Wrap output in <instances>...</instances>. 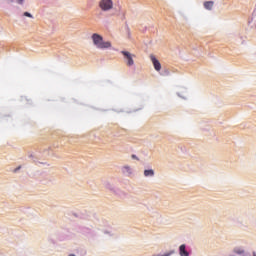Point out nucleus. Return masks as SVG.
I'll return each mask as SVG.
<instances>
[{
  "label": "nucleus",
  "mask_w": 256,
  "mask_h": 256,
  "mask_svg": "<svg viewBox=\"0 0 256 256\" xmlns=\"http://www.w3.org/2000/svg\"><path fill=\"white\" fill-rule=\"evenodd\" d=\"M93 45L96 46V49H111L112 44L110 41H104L103 36L98 33H94L91 36Z\"/></svg>",
  "instance_id": "obj_1"
},
{
  "label": "nucleus",
  "mask_w": 256,
  "mask_h": 256,
  "mask_svg": "<svg viewBox=\"0 0 256 256\" xmlns=\"http://www.w3.org/2000/svg\"><path fill=\"white\" fill-rule=\"evenodd\" d=\"M113 6V0H100L98 2L99 9L102 10L104 13H109V11H112Z\"/></svg>",
  "instance_id": "obj_2"
},
{
  "label": "nucleus",
  "mask_w": 256,
  "mask_h": 256,
  "mask_svg": "<svg viewBox=\"0 0 256 256\" xmlns=\"http://www.w3.org/2000/svg\"><path fill=\"white\" fill-rule=\"evenodd\" d=\"M121 53H122V55H124V58L126 59L127 66L133 67V65H135V61L133 60V57H135V55H133L127 51H122Z\"/></svg>",
  "instance_id": "obj_3"
},
{
  "label": "nucleus",
  "mask_w": 256,
  "mask_h": 256,
  "mask_svg": "<svg viewBox=\"0 0 256 256\" xmlns=\"http://www.w3.org/2000/svg\"><path fill=\"white\" fill-rule=\"evenodd\" d=\"M150 60L152 62V65L155 69V71H161V62L158 61L157 57L155 55H150Z\"/></svg>",
  "instance_id": "obj_4"
},
{
  "label": "nucleus",
  "mask_w": 256,
  "mask_h": 256,
  "mask_svg": "<svg viewBox=\"0 0 256 256\" xmlns=\"http://www.w3.org/2000/svg\"><path fill=\"white\" fill-rule=\"evenodd\" d=\"M187 246L185 244L180 245L179 247V255L180 256H189V252L186 249Z\"/></svg>",
  "instance_id": "obj_5"
},
{
  "label": "nucleus",
  "mask_w": 256,
  "mask_h": 256,
  "mask_svg": "<svg viewBox=\"0 0 256 256\" xmlns=\"http://www.w3.org/2000/svg\"><path fill=\"white\" fill-rule=\"evenodd\" d=\"M122 173L125 175H131L133 173V169L129 165H125L122 167Z\"/></svg>",
  "instance_id": "obj_6"
},
{
  "label": "nucleus",
  "mask_w": 256,
  "mask_h": 256,
  "mask_svg": "<svg viewBox=\"0 0 256 256\" xmlns=\"http://www.w3.org/2000/svg\"><path fill=\"white\" fill-rule=\"evenodd\" d=\"M144 177H155V170L153 169L144 170Z\"/></svg>",
  "instance_id": "obj_7"
},
{
  "label": "nucleus",
  "mask_w": 256,
  "mask_h": 256,
  "mask_svg": "<svg viewBox=\"0 0 256 256\" xmlns=\"http://www.w3.org/2000/svg\"><path fill=\"white\" fill-rule=\"evenodd\" d=\"M213 5H215V2L213 1L204 2V8L207 9L208 11H211V9H213Z\"/></svg>",
  "instance_id": "obj_8"
},
{
  "label": "nucleus",
  "mask_w": 256,
  "mask_h": 256,
  "mask_svg": "<svg viewBox=\"0 0 256 256\" xmlns=\"http://www.w3.org/2000/svg\"><path fill=\"white\" fill-rule=\"evenodd\" d=\"M234 253H237V255H243V253H245V250L241 248H236L234 249Z\"/></svg>",
  "instance_id": "obj_9"
},
{
  "label": "nucleus",
  "mask_w": 256,
  "mask_h": 256,
  "mask_svg": "<svg viewBox=\"0 0 256 256\" xmlns=\"http://www.w3.org/2000/svg\"><path fill=\"white\" fill-rule=\"evenodd\" d=\"M24 17H29L30 19H33V15L29 12H24Z\"/></svg>",
  "instance_id": "obj_10"
},
{
  "label": "nucleus",
  "mask_w": 256,
  "mask_h": 256,
  "mask_svg": "<svg viewBox=\"0 0 256 256\" xmlns=\"http://www.w3.org/2000/svg\"><path fill=\"white\" fill-rule=\"evenodd\" d=\"M131 157L132 159H136L137 161H139V158L137 157V155L133 154Z\"/></svg>",
  "instance_id": "obj_11"
},
{
  "label": "nucleus",
  "mask_w": 256,
  "mask_h": 256,
  "mask_svg": "<svg viewBox=\"0 0 256 256\" xmlns=\"http://www.w3.org/2000/svg\"><path fill=\"white\" fill-rule=\"evenodd\" d=\"M17 3H19V5H23V0H17Z\"/></svg>",
  "instance_id": "obj_12"
},
{
  "label": "nucleus",
  "mask_w": 256,
  "mask_h": 256,
  "mask_svg": "<svg viewBox=\"0 0 256 256\" xmlns=\"http://www.w3.org/2000/svg\"><path fill=\"white\" fill-rule=\"evenodd\" d=\"M19 169H21V166H19L18 168H16V170H15V171H19Z\"/></svg>",
  "instance_id": "obj_13"
},
{
  "label": "nucleus",
  "mask_w": 256,
  "mask_h": 256,
  "mask_svg": "<svg viewBox=\"0 0 256 256\" xmlns=\"http://www.w3.org/2000/svg\"><path fill=\"white\" fill-rule=\"evenodd\" d=\"M254 256H256V254L254 253Z\"/></svg>",
  "instance_id": "obj_14"
}]
</instances>
